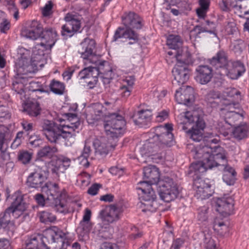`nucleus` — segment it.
Masks as SVG:
<instances>
[{"label": "nucleus", "instance_id": "obj_1", "mask_svg": "<svg viewBox=\"0 0 249 249\" xmlns=\"http://www.w3.org/2000/svg\"><path fill=\"white\" fill-rule=\"evenodd\" d=\"M212 148L205 147L198 149L195 152V159L199 160L194 162L190 166L188 174H193L194 189L196 191L195 197L201 200L209 198L213 193L211 185L209 180H204L200 178V176L205 173L207 169H212L214 165L220 164L219 162L213 161V157L210 156L209 153L212 151Z\"/></svg>", "mask_w": 249, "mask_h": 249}, {"label": "nucleus", "instance_id": "obj_2", "mask_svg": "<svg viewBox=\"0 0 249 249\" xmlns=\"http://www.w3.org/2000/svg\"><path fill=\"white\" fill-rule=\"evenodd\" d=\"M67 234L56 227L43 234L34 235L26 241V249H61L68 245Z\"/></svg>", "mask_w": 249, "mask_h": 249}, {"label": "nucleus", "instance_id": "obj_3", "mask_svg": "<svg viewBox=\"0 0 249 249\" xmlns=\"http://www.w3.org/2000/svg\"><path fill=\"white\" fill-rule=\"evenodd\" d=\"M100 74L103 75L101 78L105 85L109 84L111 80L115 77V73L108 62L102 61L99 62L97 67H89L81 70L78 77L80 80H85L89 88H92L97 84Z\"/></svg>", "mask_w": 249, "mask_h": 249}, {"label": "nucleus", "instance_id": "obj_4", "mask_svg": "<svg viewBox=\"0 0 249 249\" xmlns=\"http://www.w3.org/2000/svg\"><path fill=\"white\" fill-rule=\"evenodd\" d=\"M75 125L69 127L58 124L53 121L44 120L42 124V127L45 131L44 134L47 140L51 143H58L61 140L64 139L66 144L71 145L75 140V133H72L69 130L72 129L73 127H76L78 123L76 122Z\"/></svg>", "mask_w": 249, "mask_h": 249}, {"label": "nucleus", "instance_id": "obj_5", "mask_svg": "<svg viewBox=\"0 0 249 249\" xmlns=\"http://www.w3.org/2000/svg\"><path fill=\"white\" fill-rule=\"evenodd\" d=\"M50 49H46L41 43H38L34 48L31 55L30 50L21 49V57L17 63L18 72L20 73L34 72L39 63L44 59V51Z\"/></svg>", "mask_w": 249, "mask_h": 249}, {"label": "nucleus", "instance_id": "obj_6", "mask_svg": "<svg viewBox=\"0 0 249 249\" xmlns=\"http://www.w3.org/2000/svg\"><path fill=\"white\" fill-rule=\"evenodd\" d=\"M188 137H190L193 141L195 142H202L198 146H196L194 150H192L191 153L195 158V152L198 149L203 148L205 147L212 148V151L209 153V154L212 155L213 152H216L217 150L220 151L222 147L216 145L219 140L214 138V135L213 133H211L208 136H205L203 137V131L201 129H196L194 127V126L189 127V128L184 130ZM216 135V134H215Z\"/></svg>", "mask_w": 249, "mask_h": 249}, {"label": "nucleus", "instance_id": "obj_7", "mask_svg": "<svg viewBox=\"0 0 249 249\" xmlns=\"http://www.w3.org/2000/svg\"><path fill=\"white\" fill-rule=\"evenodd\" d=\"M125 125L124 117L117 113H113L107 117L104 123V126L107 136L110 137L115 142L117 138L123 135Z\"/></svg>", "mask_w": 249, "mask_h": 249}, {"label": "nucleus", "instance_id": "obj_8", "mask_svg": "<svg viewBox=\"0 0 249 249\" xmlns=\"http://www.w3.org/2000/svg\"><path fill=\"white\" fill-rule=\"evenodd\" d=\"M160 199L165 202L175 200L179 194L177 183L169 177H164L155 185Z\"/></svg>", "mask_w": 249, "mask_h": 249}, {"label": "nucleus", "instance_id": "obj_9", "mask_svg": "<svg viewBox=\"0 0 249 249\" xmlns=\"http://www.w3.org/2000/svg\"><path fill=\"white\" fill-rule=\"evenodd\" d=\"M174 143V136L172 133H156L152 138L147 140L142 148L145 151V153L157 151L159 148L166 146L170 147Z\"/></svg>", "mask_w": 249, "mask_h": 249}, {"label": "nucleus", "instance_id": "obj_10", "mask_svg": "<svg viewBox=\"0 0 249 249\" xmlns=\"http://www.w3.org/2000/svg\"><path fill=\"white\" fill-rule=\"evenodd\" d=\"M142 186H137L136 189L141 190V201L140 207L142 212H155L157 208V203L155 200L156 195L153 191L154 188L147 185L146 182L141 183Z\"/></svg>", "mask_w": 249, "mask_h": 249}, {"label": "nucleus", "instance_id": "obj_11", "mask_svg": "<svg viewBox=\"0 0 249 249\" xmlns=\"http://www.w3.org/2000/svg\"><path fill=\"white\" fill-rule=\"evenodd\" d=\"M178 128L186 130L189 127L194 126L196 129H201L203 131L205 124L203 120L196 116L193 115L192 112L187 111L179 114L177 117Z\"/></svg>", "mask_w": 249, "mask_h": 249}, {"label": "nucleus", "instance_id": "obj_12", "mask_svg": "<svg viewBox=\"0 0 249 249\" xmlns=\"http://www.w3.org/2000/svg\"><path fill=\"white\" fill-rule=\"evenodd\" d=\"M41 191L47 194V199L54 201L55 207L58 211L61 213L64 211L65 205L64 202L60 200V197H61L62 194L58 184L52 182H46Z\"/></svg>", "mask_w": 249, "mask_h": 249}, {"label": "nucleus", "instance_id": "obj_13", "mask_svg": "<svg viewBox=\"0 0 249 249\" xmlns=\"http://www.w3.org/2000/svg\"><path fill=\"white\" fill-rule=\"evenodd\" d=\"M65 19L66 23L62 26L61 35L67 37H71L79 31L81 28L80 19L74 14L68 13Z\"/></svg>", "mask_w": 249, "mask_h": 249}, {"label": "nucleus", "instance_id": "obj_14", "mask_svg": "<svg viewBox=\"0 0 249 249\" xmlns=\"http://www.w3.org/2000/svg\"><path fill=\"white\" fill-rule=\"evenodd\" d=\"M209 62L217 71L216 73L221 75H225L228 72L227 69L231 64L227 53L223 50L218 51Z\"/></svg>", "mask_w": 249, "mask_h": 249}, {"label": "nucleus", "instance_id": "obj_15", "mask_svg": "<svg viewBox=\"0 0 249 249\" xmlns=\"http://www.w3.org/2000/svg\"><path fill=\"white\" fill-rule=\"evenodd\" d=\"M122 212V208L118 205L111 204L100 211L99 217L106 223H112L120 218Z\"/></svg>", "mask_w": 249, "mask_h": 249}, {"label": "nucleus", "instance_id": "obj_16", "mask_svg": "<svg viewBox=\"0 0 249 249\" xmlns=\"http://www.w3.org/2000/svg\"><path fill=\"white\" fill-rule=\"evenodd\" d=\"M234 206V200L229 195H224L222 197H218L215 202V210L224 216L231 214Z\"/></svg>", "mask_w": 249, "mask_h": 249}, {"label": "nucleus", "instance_id": "obj_17", "mask_svg": "<svg viewBox=\"0 0 249 249\" xmlns=\"http://www.w3.org/2000/svg\"><path fill=\"white\" fill-rule=\"evenodd\" d=\"M175 97L178 104L189 106L195 101L194 89L190 86H183L176 90Z\"/></svg>", "mask_w": 249, "mask_h": 249}, {"label": "nucleus", "instance_id": "obj_18", "mask_svg": "<svg viewBox=\"0 0 249 249\" xmlns=\"http://www.w3.org/2000/svg\"><path fill=\"white\" fill-rule=\"evenodd\" d=\"M116 142L110 137H100L96 138L93 141V146L96 153L101 155H106L111 149L114 148Z\"/></svg>", "mask_w": 249, "mask_h": 249}, {"label": "nucleus", "instance_id": "obj_19", "mask_svg": "<svg viewBox=\"0 0 249 249\" xmlns=\"http://www.w3.org/2000/svg\"><path fill=\"white\" fill-rule=\"evenodd\" d=\"M12 137V133L7 126L0 125V157L3 160H8L10 158L4 145L8 144Z\"/></svg>", "mask_w": 249, "mask_h": 249}, {"label": "nucleus", "instance_id": "obj_20", "mask_svg": "<svg viewBox=\"0 0 249 249\" xmlns=\"http://www.w3.org/2000/svg\"><path fill=\"white\" fill-rule=\"evenodd\" d=\"M121 38L129 40L128 44L131 45L138 41L139 36L132 28L126 27L125 28L119 27L115 32L113 40L116 41Z\"/></svg>", "mask_w": 249, "mask_h": 249}, {"label": "nucleus", "instance_id": "obj_21", "mask_svg": "<svg viewBox=\"0 0 249 249\" xmlns=\"http://www.w3.org/2000/svg\"><path fill=\"white\" fill-rule=\"evenodd\" d=\"M143 178L144 180L140 181L138 183V186H142L141 183L146 182L147 185L155 186V185L160 181V173L158 169L154 165H149L148 166L145 167L143 170Z\"/></svg>", "mask_w": 249, "mask_h": 249}, {"label": "nucleus", "instance_id": "obj_22", "mask_svg": "<svg viewBox=\"0 0 249 249\" xmlns=\"http://www.w3.org/2000/svg\"><path fill=\"white\" fill-rule=\"evenodd\" d=\"M189 69L187 65H181L180 62L176 63L172 70V73L174 77V84L183 85L186 83L189 78Z\"/></svg>", "mask_w": 249, "mask_h": 249}, {"label": "nucleus", "instance_id": "obj_23", "mask_svg": "<svg viewBox=\"0 0 249 249\" xmlns=\"http://www.w3.org/2000/svg\"><path fill=\"white\" fill-rule=\"evenodd\" d=\"M96 43L94 39L88 37L85 38L80 44L78 53L84 59L91 60L94 55V50Z\"/></svg>", "mask_w": 249, "mask_h": 249}, {"label": "nucleus", "instance_id": "obj_24", "mask_svg": "<svg viewBox=\"0 0 249 249\" xmlns=\"http://www.w3.org/2000/svg\"><path fill=\"white\" fill-rule=\"evenodd\" d=\"M47 178L39 169H35L27 177L26 183L28 187L35 189H42L46 183Z\"/></svg>", "mask_w": 249, "mask_h": 249}, {"label": "nucleus", "instance_id": "obj_25", "mask_svg": "<svg viewBox=\"0 0 249 249\" xmlns=\"http://www.w3.org/2000/svg\"><path fill=\"white\" fill-rule=\"evenodd\" d=\"M42 32V26L37 21L33 20L29 27L23 29L21 35L32 40H36L40 37Z\"/></svg>", "mask_w": 249, "mask_h": 249}, {"label": "nucleus", "instance_id": "obj_26", "mask_svg": "<svg viewBox=\"0 0 249 249\" xmlns=\"http://www.w3.org/2000/svg\"><path fill=\"white\" fill-rule=\"evenodd\" d=\"M57 33L55 30L52 28L43 30L40 34L41 45L46 49H51L57 40Z\"/></svg>", "mask_w": 249, "mask_h": 249}, {"label": "nucleus", "instance_id": "obj_27", "mask_svg": "<svg viewBox=\"0 0 249 249\" xmlns=\"http://www.w3.org/2000/svg\"><path fill=\"white\" fill-rule=\"evenodd\" d=\"M122 18L123 23L126 27L140 29L142 26L141 18L134 12L125 13Z\"/></svg>", "mask_w": 249, "mask_h": 249}, {"label": "nucleus", "instance_id": "obj_28", "mask_svg": "<svg viewBox=\"0 0 249 249\" xmlns=\"http://www.w3.org/2000/svg\"><path fill=\"white\" fill-rule=\"evenodd\" d=\"M196 80L201 84L209 83L213 77V70L207 65H200L196 69Z\"/></svg>", "mask_w": 249, "mask_h": 249}, {"label": "nucleus", "instance_id": "obj_29", "mask_svg": "<svg viewBox=\"0 0 249 249\" xmlns=\"http://www.w3.org/2000/svg\"><path fill=\"white\" fill-rule=\"evenodd\" d=\"M222 149H223L222 148L220 151L217 150L216 152H213L212 155L210 154L211 157H213V158L212 159L213 161H215L216 162H219L220 163V164H218L214 165L213 167L220 166L223 167V174H228V173L231 174L233 173V175H236V173L234 169L227 164L226 157L224 154H222L221 152L222 151Z\"/></svg>", "mask_w": 249, "mask_h": 249}, {"label": "nucleus", "instance_id": "obj_30", "mask_svg": "<svg viewBox=\"0 0 249 249\" xmlns=\"http://www.w3.org/2000/svg\"><path fill=\"white\" fill-rule=\"evenodd\" d=\"M231 64L227 69L228 72L225 74V75L229 76L231 79H237L245 72V65L241 62L231 61Z\"/></svg>", "mask_w": 249, "mask_h": 249}, {"label": "nucleus", "instance_id": "obj_31", "mask_svg": "<svg viewBox=\"0 0 249 249\" xmlns=\"http://www.w3.org/2000/svg\"><path fill=\"white\" fill-rule=\"evenodd\" d=\"M151 110L141 109L134 115L132 120L135 125L139 127H143L148 124L151 122Z\"/></svg>", "mask_w": 249, "mask_h": 249}, {"label": "nucleus", "instance_id": "obj_32", "mask_svg": "<svg viewBox=\"0 0 249 249\" xmlns=\"http://www.w3.org/2000/svg\"><path fill=\"white\" fill-rule=\"evenodd\" d=\"M11 198L12 199V205L9 208H11L12 210H14V213L22 212L26 210V204L24 202L23 196L20 192L15 193Z\"/></svg>", "mask_w": 249, "mask_h": 249}, {"label": "nucleus", "instance_id": "obj_33", "mask_svg": "<svg viewBox=\"0 0 249 249\" xmlns=\"http://www.w3.org/2000/svg\"><path fill=\"white\" fill-rule=\"evenodd\" d=\"M233 8L235 14L239 17L244 18L249 15V0H239L233 5Z\"/></svg>", "mask_w": 249, "mask_h": 249}, {"label": "nucleus", "instance_id": "obj_34", "mask_svg": "<svg viewBox=\"0 0 249 249\" xmlns=\"http://www.w3.org/2000/svg\"><path fill=\"white\" fill-rule=\"evenodd\" d=\"M177 63L180 62L181 65H188L192 63L191 55L187 47H183L178 50L177 55H176Z\"/></svg>", "mask_w": 249, "mask_h": 249}, {"label": "nucleus", "instance_id": "obj_35", "mask_svg": "<svg viewBox=\"0 0 249 249\" xmlns=\"http://www.w3.org/2000/svg\"><path fill=\"white\" fill-rule=\"evenodd\" d=\"M92 109V112L87 116L88 120L91 119L93 121H98L101 117L105 115L107 110L102 104L98 103L93 105Z\"/></svg>", "mask_w": 249, "mask_h": 249}, {"label": "nucleus", "instance_id": "obj_36", "mask_svg": "<svg viewBox=\"0 0 249 249\" xmlns=\"http://www.w3.org/2000/svg\"><path fill=\"white\" fill-rule=\"evenodd\" d=\"M91 228L92 224L90 222H80L79 226L77 228V232L79 237H82L81 240H86L88 237V234Z\"/></svg>", "mask_w": 249, "mask_h": 249}, {"label": "nucleus", "instance_id": "obj_37", "mask_svg": "<svg viewBox=\"0 0 249 249\" xmlns=\"http://www.w3.org/2000/svg\"><path fill=\"white\" fill-rule=\"evenodd\" d=\"M125 82L127 86L123 85L120 88V94L122 97L126 98L130 96L132 91V86L134 83V78L132 77L126 78Z\"/></svg>", "mask_w": 249, "mask_h": 249}, {"label": "nucleus", "instance_id": "obj_38", "mask_svg": "<svg viewBox=\"0 0 249 249\" xmlns=\"http://www.w3.org/2000/svg\"><path fill=\"white\" fill-rule=\"evenodd\" d=\"M248 131V126L244 124L235 127L232 133L234 138L238 140H241L247 137Z\"/></svg>", "mask_w": 249, "mask_h": 249}, {"label": "nucleus", "instance_id": "obj_39", "mask_svg": "<svg viewBox=\"0 0 249 249\" xmlns=\"http://www.w3.org/2000/svg\"><path fill=\"white\" fill-rule=\"evenodd\" d=\"M220 93L213 90H210L205 96V100L212 107L218 106V100L220 98Z\"/></svg>", "mask_w": 249, "mask_h": 249}, {"label": "nucleus", "instance_id": "obj_40", "mask_svg": "<svg viewBox=\"0 0 249 249\" xmlns=\"http://www.w3.org/2000/svg\"><path fill=\"white\" fill-rule=\"evenodd\" d=\"M182 42L178 36L170 35L167 40V45L171 49H180L182 47Z\"/></svg>", "mask_w": 249, "mask_h": 249}, {"label": "nucleus", "instance_id": "obj_41", "mask_svg": "<svg viewBox=\"0 0 249 249\" xmlns=\"http://www.w3.org/2000/svg\"><path fill=\"white\" fill-rule=\"evenodd\" d=\"M24 110L30 116L37 117L40 114L41 107L39 104L36 102L29 104Z\"/></svg>", "mask_w": 249, "mask_h": 249}, {"label": "nucleus", "instance_id": "obj_42", "mask_svg": "<svg viewBox=\"0 0 249 249\" xmlns=\"http://www.w3.org/2000/svg\"><path fill=\"white\" fill-rule=\"evenodd\" d=\"M14 213V210L11 208H8L4 212L0 214V224L2 227L14 221L11 220V214L13 215Z\"/></svg>", "mask_w": 249, "mask_h": 249}, {"label": "nucleus", "instance_id": "obj_43", "mask_svg": "<svg viewBox=\"0 0 249 249\" xmlns=\"http://www.w3.org/2000/svg\"><path fill=\"white\" fill-rule=\"evenodd\" d=\"M65 115L67 117V119L71 123V124L67 125H62V126H68L69 127H71L75 125V123H76V122L78 123V125H77V126L76 127H73V128H72L73 130L71 129H69V130L71 131L72 133H75V135H76V133H78L79 131H76V129L78 128L80 124L78 117H77V115L75 113H66Z\"/></svg>", "mask_w": 249, "mask_h": 249}, {"label": "nucleus", "instance_id": "obj_44", "mask_svg": "<svg viewBox=\"0 0 249 249\" xmlns=\"http://www.w3.org/2000/svg\"><path fill=\"white\" fill-rule=\"evenodd\" d=\"M49 87L51 90L56 94L62 95L64 93L65 86L63 83L58 81L53 80L51 82Z\"/></svg>", "mask_w": 249, "mask_h": 249}, {"label": "nucleus", "instance_id": "obj_45", "mask_svg": "<svg viewBox=\"0 0 249 249\" xmlns=\"http://www.w3.org/2000/svg\"><path fill=\"white\" fill-rule=\"evenodd\" d=\"M38 216L40 221L45 224L53 222L56 220L55 216L48 211H41L39 212Z\"/></svg>", "mask_w": 249, "mask_h": 249}, {"label": "nucleus", "instance_id": "obj_46", "mask_svg": "<svg viewBox=\"0 0 249 249\" xmlns=\"http://www.w3.org/2000/svg\"><path fill=\"white\" fill-rule=\"evenodd\" d=\"M57 149L55 146L51 147L50 146H46L41 149L38 152V156L39 157H48L51 158L53 154L56 153Z\"/></svg>", "mask_w": 249, "mask_h": 249}, {"label": "nucleus", "instance_id": "obj_47", "mask_svg": "<svg viewBox=\"0 0 249 249\" xmlns=\"http://www.w3.org/2000/svg\"><path fill=\"white\" fill-rule=\"evenodd\" d=\"M242 116L241 114L235 111H230L226 114L225 124H228L230 125H233V123Z\"/></svg>", "mask_w": 249, "mask_h": 249}, {"label": "nucleus", "instance_id": "obj_48", "mask_svg": "<svg viewBox=\"0 0 249 249\" xmlns=\"http://www.w3.org/2000/svg\"><path fill=\"white\" fill-rule=\"evenodd\" d=\"M93 232L97 235L99 239L109 238L107 232L105 231V229L101 227L100 225H97L95 227Z\"/></svg>", "mask_w": 249, "mask_h": 249}, {"label": "nucleus", "instance_id": "obj_49", "mask_svg": "<svg viewBox=\"0 0 249 249\" xmlns=\"http://www.w3.org/2000/svg\"><path fill=\"white\" fill-rule=\"evenodd\" d=\"M32 153L27 151H22L19 152L18 159L22 163L25 164L30 162L32 158Z\"/></svg>", "mask_w": 249, "mask_h": 249}, {"label": "nucleus", "instance_id": "obj_50", "mask_svg": "<svg viewBox=\"0 0 249 249\" xmlns=\"http://www.w3.org/2000/svg\"><path fill=\"white\" fill-rule=\"evenodd\" d=\"M28 89L32 91H40L41 92H45V90L42 88L40 82L31 81L29 82Z\"/></svg>", "mask_w": 249, "mask_h": 249}, {"label": "nucleus", "instance_id": "obj_51", "mask_svg": "<svg viewBox=\"0 0 249 249\" xmlns=\"http://www.w3.org/2000/svg\"><path fill=\"white\" fill-rule=\"evenodd\" d=\"M6 234L10 237H13L17 229L14 221L9 223L2 227Z\"/></svg>", "mask_w": 249, "mask_h": 249}, {"label": "nucleus", "instance_id": "obj_52", "mask_svg": "<svg viewBox=\"0 0 249 249\" xmlns=\"http://www.w3.org/2000/svg\"><path fill=\"white\" fill-rule=\"evenodd\" d=\"M24 132L22 131H19L17 133L16 136L11 144V148L13 149H16L18 147L21 143L23 140Z\"/></svg>", "mask_w": 249, "mask_h": 249}, {"label": "nucleus", "instance_id": "obj_53", "mask_svg": "<svg viewBox=\"0 0 249 249\" xmlns=\"http://www.w3.org/2000/svg\"><path fill=\"white\" fill-rule=\"evenodd\" d=\"M208 208L206 206H203L198 210L197 218L199 221L205 222L207 220L208 217Z\"/></svg>", "mask_w": 249, "mask_h": 249}, {"label": "nucleus", "instance_id": "obj_54", "mask_svg": "<svg viewBox=\"0 0 249 249\" xmlns=\"http://www.w3.org/2000/svg\"><path fill=\"white\" fill-rule=\"evenodd\" d=\"M79 179L80 180L82 185L87 186L90 182V175L86 172H82L78 176Z\"/></svg>", "mask_w": 249, "mask_h": 249}, {"label": "nucleus", "instance_id": "obj_55", "mask_svg": "<svg viewBox=\"0 0 249 249\" xmlns=\"http://www.w3.org/2000/svg\"><path fill=\"white\" fill-rule=\"evenodd\" d=\"M12 89L18 94H21L23 92L24 87L18 80L15 78L12 83Z\"/></svg>", "mask_w": 249, "mask_h": 249}, {"label": "nucleus", "instance_id": "obj_56", "mask_svg": "<svg viewBox=\"0 0 249 249\" xmlns=\"http://www.w3.org/2000/svg\"><path fill=\"white\" fill-rule=\"evenodd\" d=\"M236 175H233V173L228 174H223V180L229 185H233L235 182Z\"/></svg>", "mask_w": 249, "mask_h": 249}, {"label": "nucleus", "instance_id": "obj_57", "mask_svg": "<svg viewBox=\"0 0 249 249\" xmlns=\"http://www.w3.org/2000/svg\"><path fill=\"white\" fill-rule=\"evenodd\" d=\"M29 143L33 147H36L42 143V141L37 136H32L29 139Z\"/></svg>", "mask_w": 249, "mask_h": 249}, {"label": "nucleus", "instance_id": "obj_58", "mask_svg": "<svg viewBox=\"0 0 249 249\" xmlns=\"http://www.w3.org/2000/svg\"><path fill=\"white\" fill-rule=\"evenodd\" d=\"M204 22L205 27L208 29L207 30V32L210 34H215L216 23L209 20H204Z\"/></svg>", "mask_w": 249, "mask_h": 249}, {"label": "nucleus", "instance_id": "obj_59", "mask_svg": "<svg viewBox=\"0 0 249 249\" xmlns=\"http://www.w3.org/2000/svg\"><path fill=\"white\" fill-rule=\"evenodd\" d=\"M16 66L17 68V71L18 72V77L16 78L18 80V81H19L21 84H22L23 87H24V86L27 85L29 82V78L26 76V74H27L28 73H20L18 72V71L17 64H16Z\"/></svg>", "mask_w": 249, "mask_h": 249}, {"label": "nucleus", "instance_id": "obj_60", "mask_svg": "<svg viewBox=\"0 0 249 249\" xmlns=\"http://www.w3.org/2000/svg\"><path fill=\"white\" fill-rule=\"evenodd\" d=\"M67 169V168L63 167V164H62V162L59 161V159L58 160L55 166L52 169L53 173H56L57 174L58 172L63 173Z\"/></svg>", "mask_w": 249, "mask_h": 249}, {"label": "nucleus", "instance_id": "obj_61", "mask_svg": "<svg viewBox=\"0 0 249 249\" xmlns=\"http://www.w3.org/2000/svg\"><path fill=\"white\" fill-rule=\"evenodd\" d=\"M99 249H119L118 246L114 243L108 242H103L100 246V248Z\"/></svg>", "mask_w": 249, "mask_h": 249}, {"label": "nucleus", "instance_id": "obj_62", "mask_svg": "<svg viewBox=\"0 0 249 249\" xmlns=\"http://www.w3.org/2000/svg\"><path fill=\"white\" fill-rule=\"evenodd\" d=\"M173 130L172 125L171 124H167L165 125V126L157 127L156 129V132H169L171 133V131Z\"/></svg>", "mask_w": 249, "mask_h": 249}, {"label": "nucleus", "instance_id": "obj_63", "mask_svg": "<svg viewBox=\"0 0 249 249\" xmlns=\"http://www.w3.org/2000/svg\"><path fill=\"white\" fill-rule=\"evenodd\" d=\"M216 246V243L213 239H206L205 249H218Z\"/></svg>", "mask_w": 249, "mask_h": 249}, {"label": "nucleus", "instance_id": "obj_64", "mask_svg": "<svg viewBox=\"0 0 249 249\" xmlns=\"http://www.w3.org/2000/svg\"><path fill=\"white\" fill-rule=\"evenodd\" d=\"M101 187V185L98 183H94L89 188L88 191V194L94 196L97 194L99 189Z\"/></svg>", "mask_w": 249, "mask_h": 249}]
</instances>
